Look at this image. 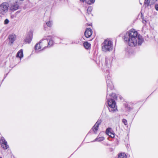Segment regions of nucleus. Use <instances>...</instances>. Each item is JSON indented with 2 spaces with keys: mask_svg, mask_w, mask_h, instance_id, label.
I'll use <instances>...</instances> for the list:
<instances>
[{
  "mask_svg": "<svg viewBox=\"0 0 158 158\" xmlns=\"http://www.w3.org/2000/svg\"><path fill=\"white\" fill-rule=\"evenodd\" d=\"M124 40L131 47L141 45L144 41L142 37L134 29H131L124 35Z\"/></svg>",
  "mask_w": 158,
  "mask_h": 158,
  "instance_id": "nucleus-1",
  "label": "nucleus"
},
{
  "mask_svg": "<svg viewBox=\"0 0 158 158\" xmlns=\"http://www.w3.org/2000/svg\"><path fill=\"white\" fill-rule=\"evenodd\" d=\"M107 95L106 96V98L108 100V105L109 106V109L110 111H114L117 109V108L116 106V103L115 101L112 99L109 100V97L112 96L114 98H115L116 97L115 95L114 94H112V92H110L109 91V89L110 90H111L113 89V85L112 83L111 82L109 83L108 82L107 83Z\"/></svg>",
  "mask_w": 158,
  "mask_h": 158,
  "instance_id": "nucleus-2",
  "label": "nucleus"
},
{
  "mask_svg": "<svg viewBox=\"0 0 158 158\" xmlns=\"http://www.w3.org/2000/svg\"><path fill=\"white\" fill-rule=\"evenodd\" d=\"M112 42L109 39L105 40L102 44V50L105 52H110L113 50Z\"/></svg>",
  "mask_w": 158,
  "mask_h": 158,
  "instance_id": "nucleus-3",
  "label": "nucleus"
},
{
  "mask_svg": "<svg viewBox=\"0 0 158 158\" xmlns=\"http://www.w3.org/2000/svg\"><path fill=\"white\" fill-rule=\"evenodd\" d=\"M9 5L6 2H3L0 5V17L4 15L8 12Z\"/></svg>",
  "mask_w": 158,
  "mask_h": 158,
  "instance_id": "nucleus-4",
  "label": "nucleus"
},
{
  "mask_svg": "<svg viewBox=\"0 0 158 158\" xmlns=\"http://www.w3.org/2000/svg\"><path fill=\"white\" fill-rule=\"evenodd\" d=\"M51 39V36H45L42 40H41L39 43L40 44V45L42 48V50H44L47 46L48 45V40Z\"/></svg>",
  "mask_w": 158,
  "mask_h": 158,
  "instance_id": "nucleus-5",
  "label": "nucleus"
},
{
  "mask_svg": "<svg viewBox=\"0 0 158 158\" xmlns=\"http://www.w3.org/2000/svg\"><path fill=\"white\" fill-rule=\"evenodd\" d=\"M19 9V6L18 4V1L11 4L10 6H9V10L12 12L15 11Z\"/></svg>",
  "mask_w": 158,
  "mask_h": 158,
  "instance_id": "nucleus-6",
  "label": "nucleus"
},
{
  "mask_svg": "<svg viewBox=\"0 0 158 158\" xmlns=\"http://www.w3.org/2000/svg\"><path fill=\"white\" fill-rule=\"evenodd\" d=\"M33 35V32L32 31H29L27 34L24 40L25 42L26 43H30L32 40Z\"/></svg>",
  "mask_w": 158,
  "mask_h": 158,
  "instance_id": "nucleus-7",
  "label": "nucleus"
},
{
  "mask_svg": "<svg viewBox=\"0 0 158 158\" xmlns=\"http://www.w3.org/2000/svg\"><path fill=\"white\" fill-rule=\"evenodd\" d=\"M0 141L1 143V146L4 149H6L9 148V146L7 144V142L5 140L4 137H2Z\"/></svg>",
  "mask_w": 158,
  "mask_h": 158,
  "instance_id": "nucleus-8",
  "label": "nucleus"
},
{
  "mask_svg": "<svg viewBox=\"0 0 158 158\" xmlns=\"http://www.w3.org/2000/svg\"><path fill=\"white\" fill-rule=\"evenodd\" d=\"M92 34V31L90 28H87L85 32V35L86 38L89 37Z\"/></svg>",
  "mask_w": 158,
  "mask_h": 158,
  "instance_id": "nucleus-9",
  "label": "nucleus"
},
{
  "mask_svg": "<svg viewBox=\"0 0 158 158\" xmlns=\"http://www.w3.org/2000/svg\"><path fill=\"white\" fill-rule=\"evenodd\" d=\"M106 133L109 136L113 138L114 137V134L112 132V130L110 128L107 129L106 131Z\"/></svg>",
  "mask_w": 158,
  "mask_h": 158,
  "instance_id": "nucleus-10",
  "label": "nucleus"
},
{
  "mask_svg": "<svg viewBox=\"0 0 158 158\" xmlns=\"http://www.w3.org/2000/svg\"><path fill=\"white\" fill-rule=\"evenodd\" d=\"M16 37V35L14 34H11L9 35V39L10 42L11 43V44H12L15 40Z\"/></svg>",
  "mask_w": 158,
  "mask_h": 158,
  "instance_id": "nucleus-11",
  "label": "nucleus"
},
{
  "mask_svg": "<svg viewBox=\"0 0 158 158\" xmlns=\"http://www.w3.org/2000/svg\"><path fill=\"white\" fill-rule=\"evenodd\" d=\"M99 124L100 123L98 121L97 122L92 128L93 131L95 133L98 130Z\"/></svg>",
  "mask_w": 158,
  "mask_h": 158,
  "instance_id": "nucleus-12",
  "label": "nucleus"
},
{
  "mask_svg": "<svg viewBox=\"0 0 158 158\" xmlns=\"http://www.w3.org/2000/svg\"><path fill=\"white\" fill-rule=\"evenodd\" d=\"M16 57H18L20 59H21L23 57V52L22 49L20 50L17 53Z\"/></svg>",
  "mask_w": 158,
  "mask_h": 158,
  "instance_id": "nucleus-13",
  "label": "nucleus"
},
{
  "mask_svg": "<svg viewBox=\"0 0 158 158\" xmlns=\"http://www.w3.org/2000/svg\"><path fill=\"white\" fill-rule=\"evenodd\" d=\"M147 22V21L144 20V19L143 20V23L145 25V26L143 27L142 29V31L145 32H146V31L147 30V26H146Z\"/></svg>",
  "mask_w": 158,
  "mask_h": 158,
  "instance_id": "nucleus-14",
  "label": "nucleus"
},
{
  "mask_svg": "<svg viewBox=\"0 0 158 158\" xmlns=\"http://www.w3.org/2000/svg\"><path fill=\"white\" fill-rule=\"evenodd\" d=\"M42 48L40 45V44H39V43L36 44L35 45V51H37L38 50H40V49H41L42 50Z\"/></svg>",
  "mask_w": 158,
  "mask_h": 158,
  "instance_id": "nucleus-15",
  "label": "nucleus"
},
{
  "mask_svg": "<svg viewBox=\"0 0 158 158\" xmlns=\"http://www.w3.org/2000/svg\"><path fill=\"white\" fill-rule=\"evenodd\" d=\"M118 158H127V156L124 153L121 152L118 154Z\"/></svg>",
  "mask_w": 158,
  "mask_h": 158,
  "instance_id": "nucleus-16",
  "label": "nucleus"
},
{
  "mask_svg": "<svg viewBox=\"0 0 158 158\" xmlns=\"http://www.w3.org/2000/svg\"><path fill=\"white\" fill-rule=\"evenodd\" d=\"M53 41L51 37V39L50 40H48V46L49 47L51 46L53 44Z\"/></svg>",
  "mask_w": 158,
  "mask_h": 158,
  "instance_id": "nucleus-17",
  "label": "nucleus"
},
{
  "mask_svg": "<svg viewBox=\"0 0 158 158\" xmlns=\"http://www.w3.org/2000/svg\"><path fill=\"white\" fill-rule=\"evenodd\" d=\"M84 46L86 49L89 48L91 46V44L87 42H85L83 44Z\"/></svg>",
  "mask_w": 158,
  "mask_h": 158,
  "instance_id": "nucleus-18",
  "label": "nucleus"
},
{
  "mask_svg": "<svg viewBox=\"0 0 158 158\" xmlns=\"http://www.w3.org/2000/svg\"><path fill=\"white\" fill-rule=\"evenodd\" d=\"M104 139V138L103 137H98L94 141H101L103 140Z\"/></svg>",
  "mask_w": 158,
  "mask_h": 158,
  "instance_id": "nucleus-19",
  "label": "nucleus"
},
{
  "mask_svg": "<svg viewBox=\"0 0 158 158\" xmlns=\"http://www.w3.org/2000/svg\"><path fill=\"white\" fill-rule=\"evenodd\" d=\"M95 0H85V2L89 4H91L94 3Z\"/></svg>",
  "mask_w": 158,
  "mask_h": 158,
  "instance_id": "nucleus-20",
  "label": "nucleus"
},
{
  "mask_svg": "<svg viewBox=\"0 0 158 158\" xmlns=\"http://www.w3.org/2000/svg\"><path fill=\"white\" fill-rule=\"evenodd\" d=\"M46 24L47 26L49 27H51L52 26V21H48L46 23Z\"/></svg>",
  "mask_w": 158,
  "mask_h": 158,
  "instance_id": "nucleus-21",
  "label": "nucleus"
},
{
  "mask_svg": "<svg viewBox=\"0 0 158 158\" xmlns=\"http://www.w3.org/2000/svg\"><path fill=\"white\" fill-rule=\"evenodd\" d=\"M158 0H152L151 2L149 1V6H151L154 4Z\"/></svg>",
  "mask_w": 158,
  "mask_h": 158,
  "instance_id": "nucleus-22",
  "label": "nucleus"
},
{
  "mask_svg": "<svg viewBox=\"0 0 158 158\" xmlns=\"http://www.w3.org/2000/svg\"><path fill=\"white\" fill-rule=\"evenodd\" d=\"M92 7H89L88 8L87 10V11L88 13L89 14L91 12L92 10Z\"/></svg>",
  "mask_w": 158,
  "mask_h": 158,
  "instance_id": "nucleus-23",
  "label": "nucleus"
},
{
  "mask_svg": "<svg viewBox=\"0 0 158 158\" xmlns=\"http://www.w3.org/2000/svg\"><path fill=\"white\" fill-rule=\"evenodd\" d=\"M122 122L125 125H127V122L126 119H123L122 120Z\"/></svg>",
  "mask_w": 158,
  "mask_h": 158,
  "instance_id": "nucleus-24",
  "label": "nucleus"
},
{
  "mask_svg": "<svg viewBox=\"0 0 158 158\" xmlns=\"http://www.w3.org/2000/svg\"><path fill=\"white\" fill-rule=\"evenodd\" d=\"M144 5H145V7L148 6V0H145Z\"/></svg>",
  "mask_w": 158,
  "mask_h": 158,
  "instance_id": "nucleus-25",
  "label": "nucleus"
},
{
  "mask_svg": "<svg viewBox=\"0 0 158 158\" xmlns=\"http://www.w3.org/2000/svg\"><path fill=\"white\" fill-rule=\"evenodd\" d=\"M9 22V21L8 19H5L4 21V24H7Z\"/></svg>",
  "mask_w": 158,
  "mask_h": 158,
  "instance_id": "nucleus-26",
  "label": "nucleus"
},
{
  "mask_svg": "<svg viewBox=\"0 0 158 158\" xmlns=\"http://www.w3.org/2000/svg\"><path fill=\"white\" fill-rule=\"evenodd\" d=\"M155 8L156 11H158V4H156L155 5Z\"/></svg>",
  "mask_w": 158,
  "mask_h": 158,
  "instance_id": "nucleus-27",
  "label": "nucleus"
},
{
  "mask_svg": "<svg viewBox=\"0 0 158 158\" xmlns=\"http://www.w3.org/2000/svg\"><path fill=\"white\" fill-rule=\"evenodd\" d=\"M106 63L107 64V65L108 64H110V62H109V63H108V62H107V60H106Z\"/></svg>",
  "mask_w": 158,
  "mask_h": 158,
  "instance_id": "nucleus-28",
  "label": "nucleus"
},
{
  "mask_svg": "<svg viewBox=\"0 0 158 158\" xmlns=\"http://www.w3.org/2000/svg\"><path fill=\"white\" fill-rule=\"evenodd\" d=\"M80 1L84 2L85 1V0H80Z\"/></svg>",
  "mask_w": 158,
  "mask_h": 158,
  "instance_id": "nucleus-29",
  "label": "nucleus"
},
{
  "mask_svg": "<svg viewBox=\"0 0 158 158\" xmlns=\"http://www.w3.org/2000/svg\"><path fill=\"white\" fill-rule=\"evenodd\" d=\"M20 1H23L24 0H19Z\"/></svg>",
  "mask_w": 158,
  "mask_h": 158,
  "instance_id": "nucleus-30",
  "label": "nucleus"
},
{
  "mask_svg": "<svg viewBox=\"0 0 158 158\" xmlns=\"http://www.w3.org/2000/svg\"><path fill=\"white\" fill-rule=\"evenodd\" d=\"M153 92L152 93V94H152V93L153 92Z\"/></svg>",
  "mask_w": 158,
  "mask_h": 158,
  "instance_id": "nucleus-31",
  "label": "nucleus"
},
{
  "mask_svg": "<svg viewBox=\"0 0 158 158\" xmlns=\"http://www.w3.org/2000/svg\"><path fill=\"white\" fill-rule=\"evenodd\" d=\"M156 89L154 91H154H156Z\"/></svg>",
  "mask_w": 158,
  "mask_h": 158,
  "instance_id": "nucleus-32",
  "label": "nucleus"
},
{
  "mask_svg": "<svg viewBox=\"0 0 158 158\" xmlns=\"http://www.w3.org/2000/svg\"><path fill=\"white\" fill-rule=\"evenodd\" d=\"M149 1H150V0H149Z\"/></svg>",
  "mask_w": 158,
  "mask_h": 158,
  "instance_id": "nucleus-33",
  "label": "nucleus"
},
{
  "mask_svg": "<svg viewBox=\"0 0 158 158\" xmlns=\"http://www.w3.org/2000/svg\"><path fill=\"white\" fill-rule=\"evenodd\" d=\"M0 158H2L1 157H0Z\"/></svg>",
  "mask_w": 158,
  "mask_h": 158,
  "instance_id": "nucleus-34",
  "label": "nucleus"
}]
</instances>
